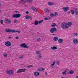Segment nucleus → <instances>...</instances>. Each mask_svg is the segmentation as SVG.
Instances as JSON below:
<instances>
[{"label":"nucleus","mask_w":78,"mask_h":78,"mask_svg":"<svg viewBox=\"0 0 78 78\" xmlns=\"http://www.w3.org/2000/svg\"><path fill=\"white\" fill-rule=\"evenodd\" d=\"M51 27H53L50 30V33H53L54 32H55V31H57V29H56V28L54 27H56V24L55 23H52L51 25Z\"/></svg>","instance_id":"nucleus-1"},{"label":"nucleus","mask_w":78,"mask_h":78,"mask_svg":"<svg viewBox=\"0 0 78 78\" xmlns=\"http://www.w3.org/2000/svg\"><path fill=\"white\" fill-rule=\"evenodd\" d=\"M5 31L6 33H17L18 32V33H20V31L18 30H15L12 29H9L8 28H7L5 30Z\"/></svg>","instance_id":"nucleus-2"},{"label":"nucleus","mask_w":78,"mask_h":78,"mask_svg":"<svg viewBox=\"0 0 78 78\" xmlns=\"http://www.w3.org/2000/svg\"><path fill=\"white\" fill-rule=\"evenodd\" d=\"M61 27L62 28L66 29L69 28V26L67 25V23L64 22L61 24Z\"/></svg>","instance_id":"nucleus-3"},{"label":"nucleus","mask_w":78,"mask_h":78,"mask_svg":"<svg viewBox=\"0 0 78 78\" xmlns=\"http://www.w3.org/2000/svg\"><path fill=\"white\" fill-rule=\"evenodd\" d=\"M21 16V14H14L12 16V17L13 18H17L20 17Z\"/></svg>","instance_id":"nucleus-4"},{"label":"nucleus","mask_w":78,"mask_h":78,"mask_svg":"<svg viewBox=\"0 0 78 78\" xmlns=\"http://www.w3.org/2000/svg\"><path fill=\"white\" fill-rule=\"evenodd\" d=\"M4 22L6 24H10V23H11V20L9 19L6 18L4 20Z\"/></svg>","instance_id":"nucleus-5"},{"label":"nucleus","mask_w":78,"mask_h":78,"mask_svg":"<svg viewBox=\"0 0 78 78\" xmlns=\"http://www.w3.org/2000/svg\"><path fill=\"white\" fill-rule=\"evenodd\" d=\"M20 47L22 48H28L29 47V46H27L25 43H23L20 45Z\"/></svg>","instance_id":"nucleus-6"},{"label":"nucleus","mask_w":78,"mask_h":78,"mask_svg":"<svg viewBox=\"0 0 78 78\" xmlns=\"http://www.w3.org/2000/svg\"><path fill=\"white\" fill-rule=\"evenodd\" d=\"M27 69H19L17 71V73H21V72H25L26 71Z\"/></svg>","instance_id":"nucleus-7"},{"label":"nucleus","mask_w":78,"mask_h":78,"mask_svg":"<svg viewBox=\"0 0 78 78\" xmlns=\"http://www.w3.org/2000/svg\"><path fill=\"white\" fill-rule=\"evenodd\" d=\"M5 44L6 47H10V46H11V43L10 41L5 42Z\"/></svg>","instance_id":"nucleus-8"},{"label":"nucleus","mask_w":78,"mask_h":78,"mask_svg":"<svg viewBox=\"0 0 78 78\" xmlns=\"http://www.w3.org/2000/svg\"><path fill=\"white\" fill-rule=\"evenodd\" d=\"M73 42L74 44H76L78 43V40L76 38H75L73 40Z\"/></svg>","instance_id":"nucleus-9"},{"label":"nucleus","mask_w":78,"mask_h":78,"mask_svg":"<svg viewBox=\"0 0 78 78\" xmlns=\"http://www.w3.org/2000/svg\"><path fill=\"white\" fill-rule=\"evenodd\" d=\"M64 10L65 12H67L69 10V7H63L62 8Z\"/></svg>","instance_id":"nucleus-10"},{"label":"nucleus","mask_w":78,"mask_h":78,"mask_svg":"<svg viewBox=\"0 0 78 78\" xmlns=\"http://www.w3.org/2000/svg\"><path fill=\"white\" fill-rule=\"evenodd\" d=\"M58 41L60 44H62L63 42V39L62 38L59 39Z\"/></svg>","instance_id":"nucleus-11"},{"label":"nucleus","mask_w":78,"mask_h":78,"mask_svg":"<svg viewBox=\"0 0 78 78\" xmlns=\"http://www.w3.org/2000/svg\"><path fill=\"white\" fill-rule=\"evenodd\" d=\"M72 25V22H69L68 23H67V25L68 26V28L69 27H70Z\"/></svg>","instance_id":"nucleus-12"},{"label":"nucleus","mask_w":78,"mask_h":78,"mask_svg":"<svg viewBox=\"0 0 78 78\" xmlns=\"http://www.w3.org/2000/svg\"><path fill=\"white\" fill-rule=\"evenodd\" d=\"M44 11L46 13H50V10H49L48 9H46L44 10Z\"/></svg>","instance_id":"nucleus-13"},{"label":"nucleus","mask_w":78,"mask_h":78,"mask_svg":"<svg viewBox=\"0 0 78 78\" xmlns=\"http://www.w3.org/2000/svg\"><path fill=\"white\" fill-rule=\"evenodd\" d=\"M7 73L8 75H11L13 73V72H12V71L10 70L7 72Z\"/></svg>","instance_id":"nucleus-14"},{"label":"nucleus","mask_w":78,"mask_h":78,"mask_svg":"<svg viewBox=\"0 0 78 78\" xmlns=\"http://www.w3.org/2000/svg\"><path fill=\"white\" fill-rule=\"evenodd\" d=\"M34 75L35 76H39V73L38 72H35L34 73Z\"/></svg>","instance_id":"nucleus-15"},{"label":"nucleus","mask_w":78,"mask_h":78,"mask_svg":"<svg viewBox=\"0 0 78 78\" xmlns=\"http://www.w3.org/2000/svg\"><path fill=\"white\" fill-rule=\"evenodd\" d=\"M30 18H31V17L28 15H27L25 17V19H27V20L29 19Z\"/></svg>","instance_id":"nucleus-16"},{"label":"nucleus","mask_w":78,"mask_h":78,"mask_svg":"<svg viewBox=\"0 0 78 78\" xmlns=\"http://www.w3.org/2000/svg\"><path fill=\"white\" fill-rule=\"evenodd\" d=\"M51 48L52 50H56V49H58V48L56 46H53V47H51Z\"/></svg>","instance_id":"nucleus-17"},{"label":"nucleus","mask_w":78,"mask_h":78,"mask_svg":"<svg viewBox=\"0 0 78 78\" xmlns=\"http://www.w3.org/2000/svg\"><path fill=\"white\" fill-rule=\"evenodd\" d=\"M69 73L70 75H72V74L74 73V71L73 70H71L69 72Z\"/></svg>","instance_id":"nucleus-18"},{"label":"nucleus","mask_w":78,"mask_h":78,"mask_svg":"<svg viewBox=\"0 0 78 78\" xmlns=\"http://www.w3.org/2000/svg\"><path fill=\"white\" fill-rule=\"evenodd\" d=\"M58 37H55L54 38V40L55 41H57L58 39Z\"/></svg>","instance_id":"nucleus-19"},{"label":"nucleus","mask_w":78,"mask_h":78,"mask_svg":"<svg viewBox=\"0 0 78 78\" xmlns=\"http://www.w3.org/2000/svg\"><path fill=\"white\" fill-rule=\"evenodd\" d=\"M48 4L49 6H51V5H53V3L51 2H49L48 3Z\"/></svg>","instance_id":"nucleus-20"},{"label":"nucleus","mask_w":78,"mask_h":78,"mask_svg":"<svg viewBox=\"0 0 78 78\" xmlns=\"http://www.w3.org/2000/svg\"><path fill=\"white\" fill-rule=\"evenodd\" d=\"M75 14L76 15H78V10L77 9H76L74 10Z\"/></svg>","instance_id":"nucleus-21"},{"label":"nucleus","mask_w":78,"mask_h":78,"mask_svg":"<svg viewBox=\"0 0 78 78\" xmlns=\"http://www.w3.org/2000/svg\"><path fill=\"white\" fill-rule=\"evenodd\" d=\"M32 9L34 11H36V12H37V9H36V8H35L34 7H32Z\"/></svg>","instance_id":"nucleus-22"},{"label":"nucleus","mask_w":78,"mask_h":78,"mask_svg":"<svg viewBox=\"0 0 78 78\" xmlns=\"http://www.w3.org/2000/svg\"><path fill=\"white\" fill-rule=\"evenodd\" d=\"M19 3H25V0H21L19 2Z\"/></svg>","instance_id":"nucleus-23"},{"label":"nucleus","mask_w":78,"mask_h":78,"mask_svg":"<svg viewBox=\"0 0 78 78\" xmlns=\"http://www.w3.org/2000/svg\"><path fill=\"white\" fill-rule=\"evenodd\" d=\"M41 52L40 51H36V54L37 55H39V54H40Z\"/></svg>","instance_id":"nucleus-24"},{"label":"nucleus","mask_w":78,"mask_h":78,"mask_svg":"<svg viewBox=\"0 0 78 78\" xmlns=\"http://www.w3.org/2000/svg\"><path fill=\"white\" fill-rule=\"evenodd\" d=\"M71 13L72 14L74 15L75 14V10H71Z\"/></svg>","instance_id":"nucleus-25"},{"label":"nucleus","mask_w":78,"mask_h":78,"mask_svg":"<svg viewBox=\"0 0 78 78\" xmlns=\"http://www.w3.org/2000/svg\"><path fill=\"white\" fill-rule=\"evenodd\" d=\"M44 22V20H41L40 21H39L38 22V23L39 24H40V23H42Z\"/></svg>","instance_id":"nucleus-26"},{"label":"nucleus","mask_w":78,"mask_h":78,"mask_svg":"<svg viewBox=\"0 0 78 78\" xmlns=\"http://www.w3.org/2000/svg\"><path fill=\"white\" fill-rule=\"evenodd\" d=\"M34 24H35V25H37L38 24V22H37V21H36L35 22Z\"/></svg>","instance_id":"nucleus-27"},{"label":"nucleus","mask_w":78,"mask_h":78,"mask_svg":"<svg viewBox=\"0 0 78 78\" xmlns=\"http://www.w3.org/2000/svg\"><path fill=\"white\" fill-rule=\"evenodd\" d=\"M3 20H2L0 21L1 24L2 25H3Z\"/></svg>","instance_id":"nucleus-28"},{"label":"nucleus","mask_w":78,"mask_h":78,"mask_svg":"<svg viewBox=\"0 0 78 78\" xmlns=\"http://www.w3.org/2000/svg\"><path fill=\"white\" fill-rule=\"evenodd\" d=\"M33 67V65H30L29 66H27V68H30L31 67Z\"/></svg>","instance_id":"nucleus-29"},{"label":"nucleus","mask_w":78,"mask_h":78,"mask_svg":"<svg viewBox=\"0 0 78 78\" xmlns=\"http://www.w3.org/2000/svg\"><path fill=\"white\" fill-rule=\"evenodd\" d=\"M3 56H4V57H7V56H8V54L5 53L3 55Z\"/></svg>","instance_id":"nucleus-30"},{"label":"nucleus","mask_w":78,"mask_h":78,"mask_svg":"<svg viewBox=\"0 0 78 78\" xmlns=\"http://www.w3.org/2000/svg\"><path fill=\"white\" fill-rule=\"evenodd\" d=\"M50 16L51 17H54V16H55L54 15V14H53V13L50 14Z\"/></svg>","instance_id":"nucleus-31"},{"label":"nucleus","mask_w":78,"mask_h":78,"mask_svg":"<svg viewBox=\"0 0 78 78\" xmlns=\"http://www.w3.org/2000/svg\"><path fill=\"white\" fill-rule=\"evenodd\" d=\"M38 57L39 58V59H40L42 58V56H41V55H38Z\"/></svg>","instance_id":"nucleus-32"},{"label":"nucleus","mask_w":78,"mask_h":78,"mask_svg":"<svg viewBox=\"0 0 78 78\" xmlns=\"http://www.w3.org/2000/svg\"><path fill=\"white\" fill-rule=\"evenodd\" d=\"M55 62H55V61H54L53 63L51 64V66H54V65L55 64Z\"/></svg>","instance_id":"nucleus-33"},{"label":"nucleus","mask_w":78,"mask_h":78,"mask_svg":"<svg viewBox=\"0 0 78 78\" xmlns=\"http://www.w3.org/2000/svg\"><path fill=\"white\" fill-rule=\"evenodd\" d=\"M62 75H67V73H66L65 72H62Z\"/></svg>","instance_id":"nucleus-34"},{"label":"nucleus","mask_w":78,"mask_h":78,"mask_svg":"<svg viewBox=\"0 0 78 78\" xmlns=\"http://www.w3.org/2000/svg\"><path fill=\"white\" fill-rule=\"evenodd\" d=\"M54 14V16H56L58 15V13L57 12H55Z\"/></svg>","instance_id":"nucleus-35"},{"label":"nucleus","mask_w":78,"mask_h":78,"mask_svg":"<svg viewBox=\"0 0 78 78\" xmlns=\"http://www.w3.org/2000/svg\"><path fill=\"white\" fill-rule=\"evenodd\" d=\"M77 35H78V34H77V33H75L73 34L74 36H76Z\"/></svg>","instance_id":"nucleus-36"},{"label":"nucleus","mask_w":78,"mask_h":78,"mask_svg":"<svg viewBox=\"0 0 78 78\" xmlns=\"http://www.w3.org/2000/svg\"><path fill=\"white\" fill-rule=\"evenodd\" d=\"M17 20H15L13 21V23H17Z\"/></svg>","instance_id":"nucleus-37"},{"label":"nucleus","mask_w":78,"mask_h":78,"mask_svg":"<svg viewBox=\"0 0 78 78\" xmlns=\"http://www.w3.org/2000/svg\"><path fill=\"white\" fill-rule=\"evenodd\" d=\"M23 56H21L19 57V59H22L23 58Z\"/></svg>","instance_id":"nucleus-38"},{"label":"nucleus","mask_w":78,"mask_h":78,"mask_svg":"<svg viewBox=\"0 0 78 78\" xmlns=\"http://www.w3.org/2000/svg\"><path fill=\"white\" fill-rule=\"evenodd\" d=\"M50 19H48V18L45 17L44 18V20H49Z\"/></svg>","instance_id":"nucleus-39"},{"label":"nucleus","mask_w":78,"mask_h":78,"mask_svg":"<svg viewBox=\"0 0 78 78\" xmlns=\"http://www.w3.org/2000/svg\"><path fill=\"white\" fill-rule=\"evenodd\" d=\"M40 40H41V38H37V41H40Z\"/></svg>","instance_id":"nucleus-40"},{"label":"nucleus","mask_w":78,"mask_h":78,"mask_svg":"<svg viewBox=\"0 0 78 78\" xmlns=\"http://www.w3.org/2000/svg\"><path fill=\"white\" fill-rule=\"evenodd\" d=\"M33 1L31 0L30 1H29V3H33Z\"/></svg>","instance_id":"nucleus-41"},{"label":"nucleus","mask_w":78,"mask_h":78,"mask_svg":"<svg viewBox=\"0 0 78 78\" xmlns=\"http://www.w3.org/2000/svg\"><path fill=\"white\" fill-rule=\"evenodd\" d=\"M57 64L58 65H59V61H58L57 62Z\"/></svg>","instance_id":"nucleus-42"},{"label":"nucleus","mask_w":78,"mask_h":78,"mask_svg":"<svg viewBox=\"0 0 78 78\" xmlns=\"http://www.w3.org/2000/svg\"><path fill=\"white\" fill-rule=\"evenodd\" d=\"M37 70H38V71H41V69H37Z\"/></svg>","instance_id":"nucleus-43"},{"label":"nucleus","mask_w":78,"mask_h":78,"mask_svg":"<svg viewBox=\"0 0 78 78\" xmlns=\"http://www.w3.org/2000/svg\"><path fill=\"white\" fill-rule=\"evenodd\" d=\"M24 0L25 1V2H29V1L28 0Z\"/></svg>","instance_id":"nucleus-44"},{"label":"nucleus","mask_w":78,"mask_h":78,"mask_svg":"<svg viewBox=\"0 0 78 78\" xmlns=\"http://www.w3.org/2000/svg\"><path fill=\"white\" fill-rule=\"evenodd\" d=\"M41 70H45V68H42L41 69Z\"/></svg>","instance_id":"nucleus-45"},{"label":"nucleus","mask_w":78,"mask_h":78,"mask_svg":"<svg viewBox=\"0 0 78 78\" xmlns=\"http://www.w3.org/2000/svg\"><path fill=\"white\" fill-rule=\"evenodd\" d=\"M26 14H29V12L28 11L26 12Z\"/></svg>","instance_id":"nucleus-46"},{"label":"nucleus","mask_w":78,"mask_h":78,"mask_svg":"<svg viewBox=\"0 0 78 78\" xmlns=\"http://www.w3.org/2000/svg\"><path fill=\"white\" fill-rule=\"evenodd\" d=\"M16 39H19V37H16Z\"/></svg>","instance_id":"nucleus-47"},{"label":"nucleus","mask_w":78,"mask_h":78,"mask_svg":"<svg viewBox=\"0 0 78 78\" xmlns=\"http://www.w3.org/2000/svg\"><path fill=\"white\" fill-rule=\"evenodd\" d=\"M68 14H70V12H68Z\"/></svg>","instance_id":"nucleus-48"},{"label":"nucleus","mask_w":78,"mask_h":78,"mask_svg":"<svg viewBox=\"0 0 78 78\" xmlns=\"http://www.w3.org/2000/svg\"><path fill=\"white\" fill-rule=\"evenodd\" d=\"M30 20H32V19H32V18L31 17V18H30Z\"/></svg>","instance_id":"nucleus-49"},{"label":"nucleus","mask_w":78,"mask_h":78,"mask_svg":"<svg viewBox=\"0 0 78 78\" xmlns=\"http://www.w3.org/2000/svg\"><path fill=\"white\" fill-rule=\"evenodd\" d=\"M8 38L9 39H11V37H9Z\"/></svg>","instance_id":"nucleus-50"},{"label":"nucleus","mask_w":78,"mask_h":78,"mask_svg":"<svg viewBox=\"0 0 78 78\" xmlns=\"http://www.w3.org/2000/svg\"><path fill=\"white\" fill-rule=\"evenodd\" d=\"M45 75H48V74H47V73H45Z\"/></svg>","instance_id":"nucleus-51"},{"label":"nucleus","mask_w":78,"mask_h":78,"mask_svg":"<svg viewBox=\"0 0 78 78\" xmlns=\"http://www.w3.org/2000/svg\"><path fill=\"white\" fill-rule=\"evenodd\" d=\"M76 78H78V76H76Z\"/></svg>","instance_id":"nucleus-52"},{"label":"nucleus","mask_w":78,"mask_h":78,"mask_svg":"<svg viewBox=\"0 0 78 78\" xmlns=\"http://www.w3.org/2000/svg\"><path fill=\"white\" fill-rule=\"evenodd\" d=\"M18 12V11H16L15 12Z\"/></svg>","instance_id":"nucleus-53"},{"label":"nucleus","mask_w":78,"mask_h":78,"mask_svg":"<svg viewBox=\"0 0 78 78\" xmlns=\"http://www.w3.org/2000/svg\"><path fill=\"white\" fill-rule=\"evenodd\" d=\"M25 6H27V5H25Z\"/></svg>","instance_id":"nucleus-54"},{"label":"nucleus","mask_w":78,"mask_h":78,"mask_svg":"<svg viewBox=\"0 0 78 78\" xmlns=\"http://www.w3.org/2000/svg\"><path fill=\"white\" fill-rule=\"evenodd\" d=\"M52 35H55V34H52Z\"/></svg>","instance_id":"nucleus-55"},{"label":"nucleus","mask_w":78,"mask_h":78,"mask_svg":"<svg viewBox=\"0 0 78 78\" xmlns=\"http://www.w3.org/2000/svg\"><path fill=\"white\" fill-rule=\"evenodd\" d=\"M65 72H67V71L65 70Z\"/></svg>","instance_id":"nucleus-56"},{"label":"nucleus","mask_w":78,"mask_h":78,"mask_svg":"<svg viewBox=\"0 0 78 78\" xmlns=\"http://www.w3.org/2000/svg\"><path fill=\"white\" fill-rule=\"evenodd\" d=\"M0 21H1V20L0 19Z\"/></svg>","instance_id":"nucleus-57"},{"label":"nucleus","mask_w":78,"mask_h":78,"mask_svg":"<svg viewBox=\"0 0 78 78\" xmlns=\"http://www.w3.org/2000/svg\"><path fill=\"white\" fill-rule=\"evenodd\" d=\"M0 12H1V11H0Z\"/></svg>","instance_id":"nucleus-58"}]
</instances>
